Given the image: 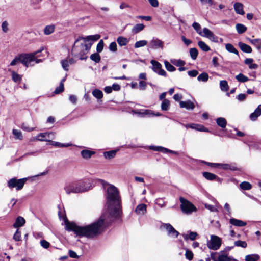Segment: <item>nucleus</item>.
Returning a JSON list of instances; mask_svg holds the SVG:
<instances>
[{"instance_id": "obj_14", "label": "nucleus", "mask_w": 261, "mask_h": 261, "mask_svg": "<svg viewBox=\"0 0 261 261\" xmlns=\"http://www.w3.org/2000/svg\"><path fill=\"white\" fill-rule=\"evenodd\" d=\"M260 115L261 104L258 105L257 108L255 110V111L250 115V119L253 121H255Z\"/></svg>"}, {"instance_id": "obj_43", "label": "nucleus", "mask_w": 261, "mask_h": 261, "mask_svg": "<svg viewBox=\"0 0 261 261\" xmlns=\"http://www.w3.org/2000/svg\"><path fill=\"white\" fill-rule=\"evenodd\" d=\"M182 236H183L184 239L186 241H187L188 239L193 241L195 239H196V232H190V233L189 235H188L187 234H183Z\"/></svg>"}, {"instance_id": "obj_7", "label": "nucleus", "mask_w": 261, "mask_h": 261, "mask_svg": "<svg viewBox=\"0 0 261 261\" xmlns=\"http://www.w3.org/2000/svg\"><path fill=\"white\" fill-rule=\"evenodd\" d=\"M27 180L26 178L19 179L16 178H12L8 181L7 185L10 189L16 188L17 191H19L23 188Z\"/></svg>"}, {"instance_id": "obj_2", "label": "nucleus", "mask_w": 261, "mask_h": 261, "mask_svg": "<svg viewBox=\"0 0 261 261\" xmlns=\"http://www.w3.org/2000/svg\"><path fill=\"white\" fill-rule=\"evenodd\" d=\"M90 183L85 181H79L69 183L64 187L67 194L70 193H80L86 192L91 188Z\"/></svg>"}, {"instance_id": "obj_47", "label": "nucleus", "mask_w": 261, "mask_h": 261, "mask_svg": "<svg viewBox=\"0 0 261 261\" xmlns=\"http://www.w3.org/2000/svg\"><path fill=\"white\" fill-rule=\"evenodd\" d=\"M147 41L145 40H140L137 41L134 44V47L136 48L143 47L147 45Z\"/></svg>"}, {"instance_id": "obj_21", "label": "nucleus", "mask_w": 261, "mask_h": 261, "mask_svg": "<svg viewBox=\"0 0 261 261\" xmlns=\"http://www.w3.org/2000/svg\"><path fill=\"white\" fill-rule=\"evenodd\" d=\"M135 212L138 214H144L146 212V205L143 203L138 205L135 209Z\"/></svg>"}, {"instance_id": "obj_59", "label": "nucleus", "mask_w": 261, "mask_h": 261, "mask_svg": "<svg viewBox=\"0 0 261 261\" xmlns=\"http://www.w3.org/2000/svg\"><path fill=\"white\" fill-rule=\"evenodd\" d=\"M199 1L203 5H208L211 6L214 4L213 0H199Z\"/></svg>"}, {"instance_id": "obj_13", "label": "nucleus", "mask_w": 261, "mask_h": 261, "mask_svg": "<svg viewBox=\"0 0 261 261\" xmlns=\"http://www.w3.org/2000/svg\"><path fill=\"white\" fill-rule=\"evenodd\" d=\"M164 227L167 231L168 235H172L175 238H177L178 236L179 232L176 230L170 224H165Z\"/></svg>"}, {"instance_id": "obj_34", "label": "nucleus", "mask_w": 261, "mask_h": 261, "mask_svg": "<svg viewBox=\"0 0 261 261\" xmlns=\"http://www.w3.org/2000/svg\"><path fill=\"white\" fill-rule=\"evenodd\" d=\"M220 168H222L224 170H236L237 167H236L234 166L229 164H220Z\"/></svg>"}, {"instance_id": "obj_56", "label": "nucleus", "mask_w": 261, "mask_h": 261, "mask_svg": "<svg viewBox=\"0 0 261 261\" xmlns=\"http://www.w3.org/2000/svg\"><path fill=\"white\" fill-rule=\"evenodd\" d=\"M21 238V232L18 229L16 230L13 236V239L16 241H19Z\"/></svg>"}, {"instance_id": "obj_49", "label": "nucleus", "mask_w": 261, "mask_h": 261, "mask_svg": "<svg viewBox=\"0 0 261 261\" xmlns=\"http://www.w3.org/2000/svg\"><path fill=\"white\" fill-rule=\"evenodd\" d=\"M164 64L166 69L170 72H173L176 70L175 67L167 61L164 62Z\"/></svg>"}, {"instance_id": "obj_25", "label": "nucleus", "mask_w": 261, "mask_h": 261, "mask_svg": "<svg viewBox=\"0 0 261 261\" xmlns=\"http://www.w3.org/2000/svg\"><path fill=\"white\" fill-rule=\"evenodd\" d=\"M128 40L123 36H119L117 39V42L119 45L120 46L127 45L128 43Z\"/></svg>"}, {"instance_id": "obj_38", "label": "nucleus", "mask_w": 261, "mask_h": 261, "mask_svg": "<svg viewBox=\"0 0 261 261\" xmlns=\"http://www.w3.org/2000/svg\"><path fill=\"white\" fill-rule=\"evenodd\" d=\"M259 258V256L257 254H250L246 256L245 261H257Z\"/></svg>"}, {"instance_id": "obj_53", "label": "nucleus", "mask_w": 261, "mask_h": 261, "mask_svg": "<svg viewBox=\"0 0 261 261\" xmlns=\"http://www.w3.org/2000/svg\"><path fill=\"white\" fill-rule=\"evenodd\" d=\"M62 66L64 70L68 71L69 63L67 59L62 60L61 62Z\"/></svg>"}, {"instance_id": "obj_54", "label": "nucleus", "mask_w": 261, "mask_h": 261, "mask_svg": "<svg viewBox=\"0 0 261 261\" xmlns=\"http://www.w3.org/2000/svg\"><path fill=\"white\" fill-rule=\"evenodd\" d=\"M64 84L60 83L59 86L57 87L54 91L55 94H59L62 92L64 91Z\"/></svg>"}, {"instance_id": "obj_27", "label": "nucleus", "mask_w": 261, "mask_h": 261, "mask_svg": "<svg viewBox=\"0 0 261 261\" xmlns=\"http://www.w3.org/2000/svg\"><path fill=\"white\" fill-rule=\"evenodd\" d=\"M144 28V25L143 24H137L132 28V32L135 34L143 30Z\"/></svg>"}, {"instance_id": "obj_40", "label": "nucleus", "mask_w": 261, "mask_h": 261, "mask_svg": "<svg viewBox=\"0 0 261 261\" xmlns=\"http://www.w3.org/2000/svg\"><path fill=\"white\" fill-rule=\"evenodd\" d=\"M100 37V35L99 34H96L94 35H90L87 36L86 37H84L85 38V41H89L90 40L95 41L98 40Z\"/></svg>"}, {"instance_id": "obj_10", "label": "nucleus", "mask_w": 261, "mask_h": 261, "mask_svg": "<svg viewBox=\"0 0 261 261\" xmlns=\"http://www.w3.org/2000/svg\"><path fill=\"white\" fill-rule=\"evenodd\" d=\"M211 257L214 261H231L233 259L232 258L228 256L224 252L212 254Z\"/></svg>"}, {"instance_id": "obj_48", "label": "nucleus", "mask_w": 261, "mask_h": 261, "mask_svg": "<svg viewBox=\"0 0 261 261\" xmlns=\"http://www.w3.org/2000/svg\"><path fill=\"white\" fill-rule=\"evenodd\" d=\"M13 134L15 136V138L16 139L22 140L23 139L22 133L19 130L13 129Z\"/></svg>"}, {"instance_id": "obj_50", "label": "nucleus", "mask_w": 261, "mask_h": 261, "mask_svg": "<svg viewBox=\"0 0 261 261\" xmlns=\"http://www.w3.org/2000/svg\"><path fill=\"white\" fill-rule=\"evenodd\" d=\"M139 114H141L142 115H153V116H160L161 114L160 113H157L156 114H154L153 112L150 110H143V112L139 113Z\"/></svg>"}, {"instance_id": "obj_31", "label": "nucleus", "mask_w": 261, "mask_h": 261, "mask_svg": "<svg viewBox=\"0 0 261 261\" xmlns=\"http://www.w3.org/2000/svg\"><path fill=\"white\" fill-rule=\"evenodd\" d=\"M12 79L15 83H20L22 80V76L15 71H12Z\"/></svg>"}, {"instance_id": "obj_51", "label": "nucleus", "mask_w": 261, "mask_h": 261, "mask_svg": "<svg viewBox=\"0 0 261 261\" xmlns=\"http://www.w3.org/2000/svg\"><path fill=\"white\" fill-rule=\"evenodd\" d=\"M104 42L102 40H100L96 46L97 53H101L103 48Z\"/></svg>"}, {"instance_id": "obj_19", "label": "nucleus", "mask_w": 261, "mask_h": 261, "mask_svg": "<svg viewBox=\"0 0 261 261\" xmlns=\"http://www.w3.org/2000/svg\"><path fill=\"white\" fill-rule=\"evenodd\" d=\"M238 45L241 50L244 53H251L252 51L251 47L245 43L239 42Z\"/></svg>"}, {"instance_id": "obj_60", "label": "nucleus", "mask_w": 261, "mask_h": 261, "mask_svg": "<svg viewBox=\"0 0 261 261\" xmlns=\"http://www.w3.org/2000/svg\"><path fill=\"white\" fill-rule=\"evenodd\" d=\"M185 256L187 259L191 260L193 257V253L192 251L187 250L185 253Z\"/></svg>"}, {"instance_id": "obj_30", "label": "nucleus", "mask_w": 261, "mask_h": 261, "mask_svg": "<svg viewBox=\"0 0 261 261\" xmlns=\"http://www.w3.org/2000/svg\"><path fill=\"white\" fill-rule=\"evenodd\" d=\"M55 29L54 25H46L44 29V33L46 35H50L54 32Z\"/></svg>"}, {"instance_id": "obj_18", "label": "nucleus", "mask_w": 261, "mask_h": 261, "mask_svg": "<svg viewBox=\"0 0 261 261\" xmlns=\"http://www.w3.org/2000/svg\"><path fill=\"white\" fill-rule=\"evenodd\" d=\"M25 223V219L21 216H18L16 218L15 223L13 225V226L14 228H18V227L23 226L24 225Z\"/></svg>"}, {"instance_id": "obj_26", "label": "nucleus", "mask_w": 261, "mask_h": 261, "mask_svg": "<svg viewBox=\"0 0 261 261\" xmlns=\"http://www.w3.org/2000/svg\"><path fill=\"white\" fill-rule=\"evenodd\" d=\"M216 122L217 125L222 128L226 127L227 124L226 120L223 117H219L216 119Z\"/></svg>"}, {"instance_id": "obj_58", "label": "nucleus", "mask_w": 261, "mask_h": 261, "mask_svg": "<svg viewBox=\"0 0 261 261\" xmlns=\"http://www.w3.org/2000/svg\"><path fill=\"white\" fill-rule=\"evenodd\" d=\"M109 49L113 52H115L117 51V44L115 42H112L110 43L109 45Z\"/></svg>"}, {"instance_id": "obj_16", "label": "nucleus", "mask_w": 261, "mask_h": 261, "mask_svg": "<svg viewBox=\"0 0 261 261\" xmlns=\"http://www.w3.org/2000/svg\"><path fill=\"white\" fill-rule=\"evenodd\" d=\"M234 9L236 13L240 15H244L245 12L243 10V5L239 2H236L234 4Z\"/></svg>"}, {"instance_id": "obj_37", "label": "nucleus", "mask_w": 261, "mask_h": 261, "mask_svg": "<svg viewBox=\"0 0 261 261\" xmlns=\"http://www.w3.org/2000/svg\"><path fill=\"white\" fill-rule=\"evenodd\" d=\"M89 50H82V51H79V53H76L77 56L79 57V59L81 60H86L87 56H85Z\"/></svg>"}, {"instance_id": "obj_35", "label": "nucleus", "mask_w": 261, "mask_h": 261, "mask_svg": "<svg viewBox=\"0 0 261 261\" xmlns=\"http://www.w3.org/2000/svg\"><path fill=\"white\" fill-rule=\"evenodd\" d=\"M225 48L228 51H229L230 53H234L238 55H239L238 51L234 48L233 45H232L231 44H230V43L226 44L225 45Z\"/></svg>"}, {"instance_id": "obj_12", "label": "nucleus", "mask_w": 261, "mask_h": 261, "mask_svg": "<svg viewBox=\"0 0 261 261\" xmlns=\"http://www.w3.org/2000/svg\"><path fill=\"white\" fill-rule=\"evenodd\" d=\"M202 175L208 180H216L219 183L222 182V179L213 173L204 172L202 173Z\"/></svg>"}, {"instance_id": "obj_3", "label": "nucleus", "mask_w": 261, "mask_h": 261, "mask_svg": "<svg viewBox=\"0 0 261 261\" xmlns=\"http://www.w3.org/2000/svg\"><path fill=\"white\" fill-rule=\"evenodd\" d=\"M43 50L44 47H41L39 50L30 54H21L16 57L11 61L10 65L11 66H14L18 63L20 62L25 67H28L29 63L31 62L32 60H34L35 55H37L38 53H40Z\"/></svg>"}, {"instance_id": "obj_9", "label": "nucleus", "mask_w": 261, "mask_h": 261, "mask_svg": "<svg viewBox=\"0 0 261 261\" xmlns=\"http://www.w3.org/2000/svg\"><path fill=\"white\" fill-rule=\"evenodd\" d=\"M150 63L152 64V69L154 72L160 75L165 77L167 76L166 72L162 68V65L160 63L155 60H152L150 61Z\"/></svg>"}, {"instance_id": "obj_55", "label": "nucleus", "mask_w": 261, "mask_h": 261, "mask_svg": "<svg viewBox=\"0 0 261 261\" xmlns=\"http://www.w3.org/2000/svg\"><path fill=\"white\" fill-rule=\"evenodd\" d=\"M8 22L7 21H4L2 23V30L3 32L7 33L9 31Z\"/></svg>"}, {"instance_id": "obj_29", "label": "nucleus", "mask_w": 261, "mask_h": 261, "mask_svg": "<svg viewBox=\"0 0 261 261\" xmlns=\"http://www.w3.org/2000/svg\"><path fill=\"white\" fill-rule=\"evenodd\" d=\"M198 45L199 48L204 52H207L210 50V47L202 41H199L198 42Z\"/></svg>"}, {"instance_id": "obj_46", "label": "nucleus", "mask_w": 261, "mask_h": 261, "mask_svg": "<svg viewBox=\"0 0 261 261\" xmlns=\"http://www.w3.org/2000/svg\"><path fill=\"white\" fill-rule=\"evenodd\" d=\"M90 58L91 60L95 62V63H99L100 61V56L98 53H95L93 54H92Z\"/></svg>"}, {"instance_id": "obj_11", "label": "nucleus", "mask_w": 261, "mask_h": 261, "mask_svg": "<svg viewBox=\"0 0 261 261\" xmlns=\"http://www.w3.org/2000/svg\"><path fill=\"white\" fill-rule=\"evenodd\" d=\"M148 47L153 49L162 48L164 47V42L158 38L153 37L152 40L150 41Z\"/></svg>"}, {"instance_id": "obj_62", "label": "nucleus", "mask_w": 261, "mask_h": 261, "mask_svg": "<svg viewBox=\"0 0 261 261\" xmlns=\"http://www.w3.org/2000/svg\"><path fill=\"white\" fill-rule=\"evenodd\" d=\"M139 86L141 90H145L146 87V83L143 81H140L139 83Z\"/></svg>"}, {"instance_id": "obj_28", "label": "nucleus", "mask_w": 261, "mask_h": 261, "mask_svg": "<svg viewBox=\"0 0 261 261\" xmlns=\"http://www.w3.org/2000/svg\"><path fill=\"white\" fill-rule=\"evenodd\" d=\"M117 150H110L104 152V157L106 159L111 160L114 158L116 154Z\"/></svg>"}, {"instance_id": "obj_17", "label": "nucleus", "mask_w": 261, "mask_h": 261, "mask_svg": "<svg viewBox=\"0 0 261 261\" xmlns=\"http://www.w3.org/2000/svg\"><path fill=\"white\" fill-rule=\"evenodd\" d=\"M229 223L234 226L238 227L244 226L247 224L246 222L235 218H231L229 220Z\"/></svg>"}, {"instance_id": "obj_64", "label": "nucleus", "mask_w": 261, "mask_h": 261, "mask_svg": "<svg viewBox=\"0 0 261 261\" xmlns=\"http://www.w3.org/2000/svg\"><path fill=\"white\" fill-rule=\"evenodd\" d=\"M246 98V95L245 94H240L237 97V99L240 101H243L245 100Z\"/></svg>"}, {"instance_id": "obj_24", "label": "nucleus", "mask_w": 261, "mask_h": 261, "mask_svg": "<svg viewBox=\"0 0 261 261\" xmlns=\"http://www.w3.org/2000/svg\"><path fill=\"white\" fill-rule=\"evenodd\" d=\"M48 142H50V144L54 146L58 147H67L71 146V144L70 143H62L58 142L53 141L51 140H48Z\"/></svg>"}, {"instance_id": "obj_52", "label": "nucleus", "mask_w": 261, "mask_h": 261, "mask_svg": "<svg viewBox=\"0 0 261 261\" xmlns=\"http://www.w3.org/2000/svg\"><path fill=\"white\" fill-rule=\"evenodd\" d=\"M234 245L238 247H241L242 248H246L247 247V243L245 241L238 240L234 242Z\"/></svg>"}, {"instance_id": "obj_1", "label": "nucleus", "mask_w": 261, "mask_h": 261, "mask_svg": "<svg viewBox=\"0 0 261 261\" xmlns=\"http://www.w3.org/2000/svg\"><path fill=\"white\" fill-rule=\"evenodd\" d=\"M121 199L118 189L113 185L108 188L106 194V211L102 214L99 219L92 224L80 226L74 222H69L65 217V229L68 231H73L77 236L93 238L100 234L106 227L115 219L121 217L122 211Z\"/></svg>"}, {"instance_id": "obj_6", "label": "nucleus", "mask_w": 261, "mask_h": 261, "mask_svg": "<svg viewBox=\"0 0 261 261\" xmlns=\"http://www.w3.org/2000/svg\"><path fill=\"white\" fill-rule=\"evenodd\" d=\"M197 33L202 37L208 38L213 42H218V37L212 31L206 28H204L202 30L200 25L198 23H197Z\"/></svg>"}, {"instance_id": "obj_5", "label": "nucleus", "mask_w": 261, "mask_h": 261, "mask_svg": "<svg viewBox=\"0 0 261 261\" xmlns=\"http://www.w3.org/2000/svg\"><path fill=\"white\" fill-rule=\"evenodd\" d=\"M179 201L181 203L180 208L184 213L190 214L192 212L196 211L195 205L186 199L182 197H180Z\"/></svg>"}, {"instance_id": "obj_4", "label": "nucleus", "mask_w": 261, "mask_h": 261, "mask_svg": "<svg viewBox=\"0 0 261 261\" xmlns=\"http://www.w3.org/2000/svg\"><path fill=\"white\" fill-rule=\"evenodd\" d=\"M91 43L90 46L85 43V38L83 37L79 36L77 39L75 40L74 45L72 48V54L74 57L77 56L76 53L79 51L82 50H90Z\"/></svg>"}, {"instance_id": "obj_61", "label": "nucleus", "mask_w": 261, "mask_h": 261, "mask_svg": "<svg viewBox=\"0 0 261 261\" xmlns=\"http://www.w3.org/2000/svg\"><path fill=\"white\" fill-rule=\"evenodd\" d=\"M69 256L72 258H78L79 256L73 250H69L68 252Z\"/></svg>"}, {"instance_id": "obj_20", "label": "nucleus", "mask_w": 261, "mask_h": 261, "mask_svg": "<svg viewBox=\"0 0 261 261\" xmlns=\"http://www.w3.org/2000/svg\"><path fill=\"white\" fill-rule=\"evenodd\" d=\"M47 135H48V138H50V135L54 136V134L53 133H52V132H50V133H39L37 135V136L36 137V139L38 140L39 141H40L48 142L49 140H47V139H44V138L46 137V136Z\"/></svg>"}, {"instance_id": "obj_23", "label": "nucleus", "mask_w": 261, "mask_h": 261, "mask_svg": "<svg viewBox=\"0 0 261 261\" xmlns=\"http://www.w3.org/2000/svg\"><path fill=\"white\" fill-rule=\"evenodd\" d=\"M94 151L89 150H83L81 152L82 156L85 159H88L90 158L92 155L94 154Z\"/></svg>"}, {"instance_id": "obj_32", "label": "nucleus", "mask_w": 261, "mask_h": 261, "mask_svg": "<svg viewBox=\"0 0 261 261\" xmlns=\"http://www.w3.org/2000/svg\"><path fill=\"white\" fill-rule=\"evenodd\" d=\"M209 76L206 72H203L199 74L197 79L199 82H206L208 81Z\"/></svg>"}, {"instance_id": "obj_36", "label": "nucleus", "mask_w": 261, "mask_h": 261, "mask_svg": "<svg viewBox=\"0 0 261 261\" xmlns=\"http://www.w3.org/2000/svg\"><path fill=\"white\" fill-rule=\"evenodd\" d=\"M236 28L237 31V32L239 34H242L247 30L246 27L241 23L237 24L236 25Z\"/></svg>"}, {"instance_id": "obj_22", "label": "nucleus", "mask_w": 261, "mask_h": 261, "mask_svg": "<svg viewBox=\"0 0 261 261\" xmlns=\"http://www.w3.org/2000/svg\"><path fill=\"white\" fill-rule=\"evenodd\" d=\"M220 207V205L217 202H216V204L215 205L208 204H205V207L206 209L209 210L211 212H218V208Z\"/></svg>"}, {"instance_id": "obj_33", "label": "nucleus", "mask_w": 261, "mask_h": 261, "mask_svg": "<svg viewBox=\"0 0 261 261\" xmlns=\"http://www.w3.org/2000/svg\"><path fill=\"white\" fill-rule=\"evenodd\" d=\"M161 108L162 111H168L170 108V101L168 99H164L163 100Z\"/></svg>"}, {"instance_id": "obj_41", "label": "nucleus", "mask_w": 261, "mask_h": 261, "mask_svg": "<svg viewBox=\"0 0 261 261\" xmlns=\"http://www.w3.org/2000/svg\"><path fill=\"white\" fill-rule=\"evenodd\" d=\"M149 148L154 151H159L163 153H164V152H166L168 150V148L162 146H150L149 147Z\"/></svg>"}, {"instance_id": "obj_42", "label": "nucleus", "mask_w": 261, "mask_h": 261, "mask_svg": "<svg viewBox=\"0 0 261 261\" xmlns=\"http://www.w3.org/2000/svg\"><path fill=\"white\" fill-rule=\"evenodd\" d=\"M220 86L221 90L225 92L227 91L229 88L227 82L225 80L220 81Z\"/></svg>"}, {"instance_id": "obj_63", "label": "nucleus", "mask_w": 261, "mask_h": 261, "mask_svg": "<svg viewBox=\"0 0 261 261\" xmlns=\"http://www.w3.org/2000/svg\"><path fill=\"white\" fill-rule=\"evenodd\" d=\"M190 56H191V58L195 60L196 59V48L194 47V48H191L190 50Z\"/></svg>"}, {"instance_id": "obj_44", "label": "nucleus", "mask_w": 261, "mask_h": 261, "mask_svg": "<svg viewBox=\"0 0 261 261\" xmlns=\"http://www.w3.org/2000/svg\"><path fill=\"white\" fill-rule=\"evenodd\" d=\"M240 188L244 190H249L251 189L252 185L248 182L243 181L240 184Z\"/></svg>"}, {"instance_id": "obj_39", "label": "nucleus", "mask_w": 261, "mask_h": 261, "mask_svg": "<svg viewBox=\"0 0 261 261\" xmlns=\"http://www.w3.org/2000/svg\"><path fill=\"white\" fill-rule=\"evenodd\" d=\"M235 77L238 82L242 83L246 82L249 80L248 77L242 73H239L238 75H236Z\"/></svg>"}, {"instance_id": "obj_57", "label": "nucleus", "mask_w": 261, "mask_h": 261, "mask_svg": "<svg viewBox=\"0 0 261 261\" xmlns=\"http://www.w3.org/2000/svg\"><path fill=\"white\" fill-rule=\"evenodd\" d=\"M40 245L43 248L47 249L50 246V243L45 240H42L40 241Z\"/></svg>"}, {"instance_id": "obj_45", "label": "nucleus", "mask_w": 261, "mask_h": 261, "mask_svg": "<svg viewBox=\"0 0 261 261\" xmlns=\"http://www.w3.org/2000/svg\"><path fill=\"white\" fill-rule=\"evenodd\" d=\"M93 95L97 99H101L103 97L102 91L99 89H96L92 91Z\"/></svg>"}, {"instance_id": "obj_8", "label": "nucleus", "mask_w": 261, "mask_h": 261, "mask_svg": "<svg viewBox=\"0 0 261 261\" xmlns=\"http://www.w3.org/2000/svg\"><path fill=\"white\" fill-rule=\"evenodd\" d=\"M221 245V239L217 236L212 235L211 240L207 242V247L214 250H218Z\"/></svg>"}, {"instance_id": "obj_15", "label": "nucleus", "mask_w": 261, "mask_h": 261, "mask_svg": "<svg viewBox=\"0 0 261 261\" xmlns=\"http://www.w3.org/2000/svg\"><path fill=\"white\" fill-rule=\"evenodd\" d=\"M180 108H186L187 110H193L195 108V105L194 103L190 100L180 101Z\"/></svg>"}]
</instances>
